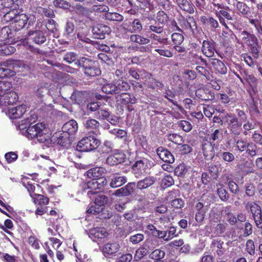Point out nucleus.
Listing matches in <instances>:
<instances>
[{"label":"nucleus","mask_w":262,"mask_h":262,"mask_svg":"<svg viewBox=\"0 0 262 262\" xmlns=\"http://www.w3.org/2000/svg\"><path fill=\"white\" fill-rule=\"evenodd\" d=\"M148 252L141 246L136 252L134 255V258L136 260H139L144 256H145Z\"/></svg>","instance_id":"52"},{"label":"nucleus","mask_w":262,"mask_h":262,"mask_svg":"<svg viewBox=\"0 0 262 262\" xmlns=\"http://www.w3.org/2000/svg\"><path fill=\"white\" fill-rule=\"evenodd\" d=\"M15 51V48L9 44H5L0 46V54L8 55L13 53Z\"/></svg>","instance_id":"36"},{"label":"nucleus","mask_w":262,"mask_h":262,"mask_svg":"<svg viewBox=\"0 0 262 262\" xmlns=\"http://www.w3.org/2000/svg\"><path fill=\"white\" fill-rule=\"evenodd\" d=\"M257 146L252 142H249L248 146L246 149L247 154L251 157L256 155Z\"/></svg>","instance_id":"56"},{"label":"nucleus","mask_w":262,"mask_h":262,"mask_svg":"<svg viewBox=\"0 0 262 262\" xmlns=\"http://www.w3.org/2000/svg\"><path fill=\"white\" fill-rule=\"evenodd\" d=\"M130 39L132 42H134L140 45H145L150 42L149 39L145 38L138 34H133L130 35Z\"/></svg>","instance_id":"33"},{"label":"nucleus","mask_w":262,"mask_h":262,"mask_svg":"<svg viewBox=\"0 0 262 262\" xmlns=\"http://www.w3.org/2000/svg\"><path fill=\"white\" fill-rule=\"evenodd\" d=\"M235 6L237 10L242 15H248L250 14V8L245 3L241 2H237Z\"/></svg>","instance_id":"32"},{"label":"nucleus","mask_w":262,"mask_h":262,"mask_svg":"<svg viewBox=\"0 0 262 262\" xmlns=\"http://www.w3.org/2000/svg\"><path fill=\"white\" fill-rule=\"evenodd\" d=\"M149 37L153 39L152 43L154 45H158V42L163 45L168 44V38H160L155 34H151Z\"/></svg>","instance_id":"49"},{"label":"nucleus","mask_w":262,"mask_h":262,"mask_svg":"<svg viewBox=\"0 0 262 262\" xmlns=\"http://www.w3.org/2000/svg\"><path fill=\"white\" fill-rule=\"evenodd\" d=\"M167 139L169 141L178 145L183 141L182 137L176 134H171L168 135L167 136Z\"/></svg>","instance_id":"54"},{"label":"nucleus","mask_w":262,"mask_h":262,"mask_svg":"<svg viewBox=\"0 0 262 262\" xmlns=\"http://www.w3.org/2000/svg\"><path fill=\"white\" fill-rule=\"evenodd\" d=\"M103 15L104 18L109 21L121 22L124 19V17L117 12L108 11V12L104 14Z\"/></svg>","instance_id":"28"},{"label":"nucleus","mask_w":262,"mask_h":262,"mask_svg":"<svg viewBox=\"0 0 262 262\" xmlns=\"http://www.w3.org/2000/svg\"><path fill=\"white\" fill-rule=\"evenodd\" d=\"M29 35L31 37L33 41L38 45L44 43L46 40V37L41 31L29 32Z\"/></svg>","instance_id":"21"},{"label":"nucleus","mask_w":262,"mask_h":262,"mask_svg":"<svg viewBox=\"0 0 262 262\" xmlns=\"http://www.w3.org/2000/svg\"><path fill=\"white\" fill-rule=\"evenodd\" d=\"M105 169L101 167H96L86 171V176L90 179H97L101 177L104 173Z\"/></svg>","instance_id":"24"},{"label":"nucleus","mask_w":262,"mask_h":262,"mask_svg":"<svg viewBox=\"0 0 262 262\" xmlns=\"http://www.w3.org/2000/svg\"><path fill=\"white\" fill-rule=\"evenodd\" d=\"M110 186L113 188L122 186L127 181V178L119 174H113L110 177Z\"/></svg>","instance_id":"14"},{"label":"nucleus","mask_w":262,"mask_h":262,"mask_svg":"<svg viewBox=\"0 0 262 262\" xmlns=\"http://www.w3.org/2000/svg\"><path fill=\"white\" fill-rule=\"evenodd\" d=\"M102 91L106 94H118L116 85L113 83H107L102 87Z\"/></svg>","instance_id":"37"},{"label":"nucleus","mask_w":262,"mask_h":262,"mask_svg":"<svg viewBox=\"0 0 262 262\" xmlns=\"http://www.w3.org/2000/svg\"><path fill=\"white\" fill-rule=\"evenodd\" d=\"M243 78L251 88H254L256 86L257 79L253 75L245 73Z\"/></svg>","instance_id":"43"},{"label":"nucleus","mask_w":262,"mask_h":262,"mask_svg":"<svg viewBox=\"0 0 262 262\" xmlns=\"http://www.w3.org/2000/svg\"><path fill=\"white\" fill-rule=\"evenodd\" d=\"M108 235L106 230L104 228L97 227L90 230L89 236L91 238L102 239Z\"/></svg>","instance_id":"18"},{"label":"nucleus","mask_w":262,"mask_h":262,"mask_svg":"<svg viewBox=\"0 0 262 262\" xmlns=\"http://www.w3.org/2000/svg\"><path fill=\"white\" fill-rule=\"evenodd\" d=\"M155 51L158 52L159 55L166 57L171 58L173 56V53L171 51L167 49H156Z\"/></svg>","instance_id":"61"},{"label":"nucleus","mask_w":262,"mask_h":262,"mask_svg":"<svg viewBox=\"0 0 262 262\" xmlns=\"http://www.w3.org/2000/svg\"><path fill=\"white\" fill-rule=\"evenodd\" d=\"M223 242L218 239H214L211 244L212 251L216 253L219 256H222L224 254V250L222 245Z\"/></svg>","instance_id":"25"},{"label":"nucleus","mask_w":262,"mask_h":262,"mask_svg":"<svg viewBox=\"0 0 262 262\" xmlns=\"http://www.w3.org/2000/svg\"><path fill=\"white\" fill-rule=\"evenodd\" d=\"M176 3L182 10L186 11L190 14L194 13L193 6L187 0H176Z\"/></svg>","instance_id":"27"},{"label":"nucleus","mask_w":262,"mask_h":262,"mask_svg":"<svg viewBox=\"0 0 262 262\" xmlns=\"http://www.w3.org/2000/svg\"><path fill=\"white\" fill-rule=\"evenodd\" d=\"M24 136L30 139H37L40 143H43L50 139L48 129L43 123H38L30 125L27 130L24 132Z\"/></svg>","instance_id":"2"},{"label":"nucleus","mask_w":262,"mask_h":262,"mask_svg":"<svg viewBox=\"0 0 262 262\" xmlns=\"http://www.w3.org/2000/svg\"><path fill=\"white\" fill-rule=\"evenodd\" d=\"M107 202V197L103 194H98L95 200V204L103 207Z\"/></svg>","instance_id":"48"},{"label":"nucleus","mask_w":262,"mask_h":262,"mask_svg":"<svg viewBox=\"0 0 262 262\" xmlns=\"http://www.w3.org/2000/svg\"><path fill=\"white\" fill-rule=\"evenodd\" d=\"M17 11L12 10L6 13L3 16V20L6 22H11L15 31L23 28L26 25L28 17L24 13H17Z\"/></svg>","instance_id":"3"},{"label":"nucleus","mask_w":262,"mask_h":262,"mask_svg":"<svg viewBox=\"0 0 262 262\" xmlns=\"http://www.w3.org/2000/svg\"><path fill=\"white\" fill-rule=\"evenodd\" d=\"M178 126L185 132H189L192 128L191 124L186 120H181L179 121L178 122Z\"/></svg>","instance_id":"50"},{"label":"nucleus","mask_w":262,"mask_h":262,"mask_svg":"<svg viewBox=\"0 0 262 262\" xmlns=\"http://www.w3.org/2000/svg\"><path fill=\"white\" fill-rule=\"evenodd\" d=\"M189 168L184 164H180L176 168L174 173L178 176H182L189 170Z\"/></svg>","instance_id":"41"},{"label":"nucleus","mask_w":262,"mask_h":262,"mask_svg":"<svg viewBox=\"0 0 262 262\" xmlns=\"http://www.w3.org/2000/svg\"><path fill=\"white\" fill-rule=\"evenodd\" d=\"M9 83L0 80V104L7 106L13 104L18 99L17 94L14 91L6 92L4 86Z\"/></svg>","instance_id":"4"},{"label":"nucleus","mask_w":262,"mask_h":262,"mask_svg":"<svg viewBox=\"0 0 262 262\" xmlns=\"http://www.w3.org/2000/svg\"><path fill=\"white\" fill-rule=\"evenodd\" d=\"M92 32L95 37L98 39H103L105 34H108L111 32V28L108 26L103 24H97L95 25Z\"/></svg>","instance_id":"9"},{"label":"nucleus","mask_w":262,"mask_h":262,"mask_svg":"<svg viewBox=\"0 0 262 262\" xmlns=\"http://www.w3.org/2000/svg\"><path fill=\"white\" fill-rule=\"evenodd\" d=\"M99 123L95 119H89L84 123V126L88 131L93 133L94 134L97 135L99 134L98 127H99Z\"/></svg>","instance_id":"19"},{"label":"nucleus","mask_w":262,"mask_h":262,"mask_svg":"<svg viewBox=\"0 0 262 262\" xmlns=\"http://www.w3.org/2000/svg\"><path fill=\"white\" fill-rule=\"evenodd\" d=\"M23 184L24 186L27 189L28 191L29 192L30 195H33L34 193H33L35 190V187L34 184L32 183L30 181H28L27 179H25L23 181Z\"/></svg>","instance_id":"57"},{"label":"nucleus","mask_w":262,"mask_h":262,"mask_svg":"<svg viewBox=\"0 0 262 262\" xmlns=\"http://www.w3.org/2000/svg\"><path fill=\"white\" fill-rule=\"evenodd\" d=\"M115 84L116 85V88L117 89V93H120L122 91H127L130 88L129 84L127 82L124 81L121 79L117 80Z\"/></svg>","instance_id":"40"},{"label":"nucleus","mask_w":262,"mask_h":262,"mask_svg":"<svg viewBox=\"0 0 262 262\" xmlns=\"http://www.w3.org/2000/svg\"><path fill=\"white\" fill-rule=\"evenodd\" d=\"M0 258L6 262H18L15 256L10 255L7 253H0Z\"/></svg>","instance_id":"62"},{"label":"nucleus","mask_w":262,"mask_h":262,"mask_svg":"<svg viewBox=\"0 0 262 262\" xmlns=\"http://www.w3.org/2000/svg\"><path fill=\"white\" fill-rule=\"evenodd\" d=\"M94 63L87 59L85 58H81L79 60L75 63L78 66L84 68V73L89 76H95L99 75L101 74V71L99 69L95 67L93 64Z\"/></svg>","instance_id":"7"},{"label":"nucleus","mask_w":262,"mask_h":262,"mask_svg":"<svg viewBox=\"0 0 262 262\" xmlns=\"http://www.w3.org/2000/svg\"><path fill=\"white\" fill-rule=\"evenodd\" d=\"M36 119V116L34 114H29V116L18 123V127L21 134L24 136L25 130L29 127L32 122H34Z\"/></svg>","instance_id":"15"},{"label":"nucleus","mask_w":262,"mask_h":262,"mask_svg":"<svg viewBox=\"0 0 262 262\" xmlns=\"http://www.w3.org/2000/svg\"><path fill=\"white\" fill-rule=\"evenodd\" d=\"M78 128V123L72 119L64 124L62 130L64 133L68 134L70 136H73L77 133Z\"/></svg>","instance_id":"12"},{"label":"nucleus","mask_w":262,"mask_h":262,"mask_svg":"<svg viewBox=\"0 0 262 262\" xmlns=\"http://www.w3.org/2000/svg\"><path fill=\"white\" fill-rule=\"evenodd\" d=\"M100 144V141L93 136H90L83 138L80 140L77 146L78 150L81 151H91L97 148Z\"/></svg>","instance_id":"5"},{"label":"nucleus","mask_w":262,"mask_h":262,"mask_svg":"<svg viewBox=\"0 0 262 262\" xmlns=\"http://www.w3.org/2000/svg\"><path fill=\"white\" fill-rule=\"evenodd\" d=\"M165 253L164 251L158 249L152 251L149 256L151 258L155 260H161L165 256Z\"/></svg>","instance_id":"44"},{"label":"nucleus","mask_w":262,"mask_h":262,"mask_svg":"<svg viewBox=\"0 0 262 262\" xmlns=\"http://www.w3.org/2000/svg\"><path fill=\"white\" fill-rule=\"evenodd\" d=\"M26 111V105H20L9 109L8 115L11 119L20 118L25 114Z\"/></svg>","instance_id":"17"},{"label":"nucleus","mask_w":262,"mask_h":262,"mask_svg":"<svg viewBox=\"0 0 262 262\" xmlns=\"http://www.w3.org/2000/svg\"><path fill=\"white\" fill-rule=\"evenodd\" d=\"M18 156L14 152H9L5 154V158L8 163H10L14 162L17 159Z\"/></svg>","instance_id":"64"},{"label":"nucleus","mask_w":262,"mask_h":262,"mask_svg":"<svg viewBox=\"0 0 262 262\" xmlns=\"http://www.w3.org/2000/svg\"><path fill=\"white\" fill-rule=\"evenodd\" d=\"M103 209V207H100L98 205L95 204L94 205L92 206L87 210V212L90 214L96 215L102 212Z\"/></svg>","instance_id":"58"},{"label":"nucleus","mask_w":262,"mask_h":262,"mask_svg":"<svg viewBox=\"0 0 262 262\" xmlns=\"http://www.w3.org/2000/svg\"><path fill=\"white\" fill-rule=\"evenodd\" d=\"M97 179H92L86 183L87 188L91 189L88 191V194L90 196L91 194L96 193L98 191Z\"/></svg>","instance_id":"31"},{"label":"nucleus","mask_w":262,"mask_h":262,"mask_svg":"<svg viewBox=\"0 0 262 262\" xmlns=\"http://www.w3.org/2000/svg\"><path fill=\"white\" fill-rule=\"evenodd\" d=\"M146 160H140L136 162L133 166V170L137 172L143 173L145 172L146 169Z\"/></svg>","instance_id":"29"},{"label":"nucleus","mask_w":262,"mask_h":262,"mask_svg":"<svg viewBox=\"0 0 262 262\" xmlns=\"http://www.w3.org/2000/svg\"><path fill=\"white\" fill-rule=\"evenodd\" d=\"M124 155L122 153H116L109 156L106 159V163L111 166L118 164L124 161Z\"/></svg>","instance_id":"20"},{"label":"nucleus","mask_w":262,"mask_h":262,"mask_svg":"<svg viewBox=\"0 0 262 262\" xmlns=\"http://www.w3.org/2000/svg\"><path fill=\"white\" fill-rule=\"evenodd\" d=\"M135 186V183L134 182L128 183L124 187H123L124 190V193L125 196H128L130 195L134 190V187Z\"/></svg>","instance_id":"60"},{"label":"nucleus","mask_w":262,"mask_h":262,"mask_svg":"<svg viewBox=\"0 0 262 262\" xmlns=\"http://www.w3.org/2000/svg\"><path fill=\"white\" fill-rule=\"evenodd\" d=\"M228 8L226 7V8L220 10H216V8L214 9V13L216 16L219 18L220 23L224 26L226 29H228L227 24L225 22V18L228 20H233V18L229 13H228L226 10Z\"/></svg>","instance_id":"10"},{"label":"nucleus","mask_w":262,"mask_h":262,"mask_svg":"<svg viewBox=\"0 0 262 262\" xmlns=\"http://www.w3.org/2000/svg\"><path fill=\"white\" fill-rule=\"evenodd\" d=\"M130 31L132 32L139 33L143 29V26L141 21L139 19H135L132 23Z\"/></svg>","instance_id":"39"},{"label":"nucleus","mask_w":262,"mask_h":262,"mask_svg":"<svg viewBox=\"0 0 262 262\" xmlns=\"http://www.w3.org/2000/svg\"><path fill=\"white\" fill-rule=\"evenodd\" d=\"M156 179L154 177H147L144 179L138 181L136 186L140 190L146 189L153 185Z\"/></svg>","instance_id":"22"},{"label":"nucleus","mask_w":262,"mask_h":262,"mask_svg":"<svg viewBox=\"0 0 262 262\" xmlns=\"http://www.w3.org/2000/svg\"><path fill=\"white\" fill-rule=\"evenodd\" d=\"M78 59L77 55L74 52H68L64 55L63 60L69 63H71L75 62H77L79 60Z\"/></svg>","instance_id":"42"},{"label":"nucleus","mask_w":262,"mask_h":262,"mask_svg":"<svg viewBox=\"0 0 262 262\" xmlns=\"http://www.w3.org/2000/svg\"><path fill=\"white\" fill-rule=\"evenodd\" d=\"M246 251L251 256L255 254V245L252 239H248L246 244Z\"/></svg>","instance_id":"46"},{"label":"nucleus","mask_w":262,"mask_h":262,"mask_svg":"<svg viewBox=\"0 0 262 262\" xmlns=\"http://www.w3.org/2000/svg\"><path fill=\"white\" fill-rule=\"evenodd\" d=\"M30 70L31 67L27 65L23 61H7L1 64L0 78L12 76L14 74V72H15L29 71Z\"/></svg>","instance_id":"1"},{"label":"nucleus","mask_w":262,"mask_h":262,"mask_svg":"<svg viewBox=\"0 0 262 262\" xmlns=\"http://www.w3.org/2000/svg\"><path fill=\"white\" fill-rule=\"evenodd\" d=\"M203 112L204 115L208 118H210L212 117V115L214 113V108L210 105H203Z\"/></svg>","instance_id":"63"},{"label":"nucleus","mask_w":262,"mask_h":262,"mask_svg":"<svg viewBox=\"0 0 262 262\" xmlns=\"http://www.w3.org/2000/svg\"><path fill=\"white\" fill-rule=\"evenodd\" d=\"M93 10L95 12L106 13L109 11V8L106 5H94Z\"/></svg>","instance_id":"59"},{"label":"nucleus","mask_w":262,"mask_h":262,"mask_svg":"<svg viewBox=\"0 0 262 262\" xmlns=\"http://www.w3.org/2000/svg\"><path fill=\"white\" fill-rule=\"evenodd\" d=\"M202 52L208 57H211L214 54L215 49L213 43L208 41L204 40L202 46Z\"/></svg>","instance_id":"23"},{"label":"nucleus","mask_w":262,"mask_h":262,"mask_svg":"<svg viewBox=\"0 0 262 262\" xmlns=\"http://www.w3.org/2000/svg\"><path fill=\"white\" fill-rule=\"evenodd\" d=\"M209 65L211 68L217 73L224 75L227 72V69L225 64L220 60L212 58L209 60Z\"/></svg>","instance_id":"11"},{"label":"nucleus","mask_w":262,"mask_h":262,"mask_svg":"<svg viewBox=\"0 0 262 262\" xmlns=\"http://www.w3.org/2000/svg\"><path fill=\"white\" fill-rule=\"evenodd\" d=\"M216 186L217 188V194L220 198L224 201L227 200L229 198L228 193L223 186L221 184H217Z\"/></svg>","instance_id":"38"},{"label":"nucleus","mask_w":262,"mask_h":262,"mask_svg":"<svg viewBox=\"0 0 262 262\" xmlns=\"http://www.w3.org/2000/svg\"><path fill=\"white\" fill-rule=\"evenodd\" d=\"M32 199L35 204H38L41 205H46L48 204L49 199L48 197L45 196L41 194L34 193L33 195H31Z\"/></svg>","instance_id":"30"},{"label":"nucleus","mask_w":262,"mask_h":262,"mask_svg":"<svg viewBox=\"0 0 262 262\" xmlns=\"http://www.w3.org/2000/svg\"><path fill=\"white\" fill-rule=\"evenodd\" d=\"M203 152L207 159H211L214 155L213 147L211 144H204L202 148Z\"/></svg>","instance_id":"34"},{"label":"nucleus","mask_w":262,"mask_h":262,"mask_svg":"<svg viewBox=\"0 0 262 262\" xmlns=\"http://www.w3.org/2000/svg\"><path fill=\"white\" fill-rule=\"evenodd\" d=\"M171 39L174 44L180 45L184 41V37L181 34L174 33L171 35Z\"/></svg>","instance_id":"53"},{"label":"nucleus","mask_w":262,"mask_h":262,"mask_svg":"<svg viewBox=\"0 0 262 262\" xmlns=\"http://www.w3.org/2000/svg\"><path fill=\"white\" fill-rule=\"evenodd\" d=\"M174 184V180L172 177L169 175L165 176L162 180L161 185L165 188L171 186Z\"/></svg>","instance_id":"51"},{"label":"nucleus","mask_w":262,"mask_h":262,"mask_svg":"<svg viewBox=\"0 0 262 262\" xmlns=\"http://www.w3.org/2000/svg\"><path fill=\"white\" fill-rule=\"evenodd\" d=\"M120 248V246L117 242L108 243L105 244L102 248V252L104 255H113L117 253Z\"/></svg>","instance_id":"13"},{"label":"nucleus","mask_w":262,"mask_h":262,"mask_svg":"<svg viewBox=\"0 0 262 262\" xmlns=\"http://www.w3.org/2000/svg\"><path fill=\"white\" fill-rule=\"evenodd\" d=\"M247 210L250 209L255 221L256 226L262 228V215L260 207L255 202H248L245 205Z\"/></svg>","instance_id":"8"},{"label":"nucleus","mask_w":262,"mask_h":262,"mask_svg":"<svg viewBox=\"0 0 262 262\" xmlns=\"http://www.w3.org/2000/svg\"><path fill=\"white\" fill-rule=\"evenodd\" d=\"M157 153L160 158L165 162L171 164L174 161V157L171 153L163 147H159L157 150Z\"/></svg>","instance_id":"16"},{"label":"nucleus","mask_w":262,"mask_h":262,"mask_svg":"<svg viewBox=\"0 0 262 262\" xmlns=\"http://www.w3.org/2000/svg\"><path fill=\"white\" fill-rule=\"evenodd\" d=\"M95 116L98 119L104 120L109 117L110 113L106 110L99 108L95 112Z\"/></svg>","instance_id":"47"},{"label":"nucleus","mask_w":262,"mask_h":262,"mask_svg":"<svg viewBox=\"0 0 262 262\" xmlns=\"http://www.w3.org/2000/svg\"><path fill=\"white\" fill-rule=\"evenodd\" d=\"M168 18L167 15L164 11H160L157 14L155 24L164 27V25L167 21Z\"/></svg>","instance_id":"35"},{"label":"nucleus","mask_w":262,"mask_h":262,"mask_svg":"<svg viewBox=\"0 0 262 262\" xmlns=\"http://www.w3.org/2000/svg\"><path fill=\"white\" fill-rule=\"evenodd\" d=\"M241 37L243 42L248 46H253L256 40V37L254 35L245 31L241 32Z\"/></svg>","instance_id":"26"},{"label":"nucleus","mask_w":262,"mask_h":262,"mask_svg":"<svg viewBox=\"0 0 262 262\" xmlns=\"http://www.w3.org/2000/svg\"><path fill=\"white\" fill-rule=\"evenodd\" d=\"M145 238L144 235L142 233H137L131 235L129 237V241L133 245H136L142 242Z\"/></svg>","instance_id":"45"},{"label":"nucleus","mask_w":262,"mask_h":262,"mask_svg":"<svg viewBox=\"0 0 262 262\" xmlns=\"http://www.w3.org/2000/svg\"><path fill=\"white\" fill-rule=\"evenodd\" d=\"M223 120L227 123L228 128L234 135L238 136L241 134L242 124L238 123L237 118L234 114H226L223 117Z\"/></svg>","instance_id":"6"},{"label":"nucleus","mask_w":262,"mask_h":262,"mask_svg":"<svg viewBox=\"0 0 262 262\" xmlns=\"http://www.w3.org/2000/svg\"><path fill=\"white\" fill-rule=\"evenodd\" d=\"M249 142L243 140L239 139L236 142V147L240 151H244L246 150Z\"/></svg>","instance_id":"55"}]
</instances>
